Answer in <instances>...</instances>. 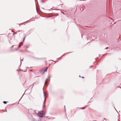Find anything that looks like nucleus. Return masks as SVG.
<instances>
[{"label":"nucleus","instance_id":"nucleus-5","mask_svg":"<svg viewBox=\"0 0 121 121\" xmlns=\"http://www.w3.org/2000/svg\"><path fill=\"white\" fill-rule=\"evenodd\" d=\"M3 103L4 104H6V101H4L3 102Z\"/></svg>","mask_w":121,"mask_h":121},{"label":"nucleus","instance_id":"nucleus-8","mask_svg":"<svg viewBox=\"0 0 121 121\" xmlns=\"http://www.w3.org/2000/svg\"><path fill=\"white\" fill-rule=\"evenodd\" d=\"M34 121H38L37 120H34Z\"/></svg>","mask_w":121,"mask_h":121},{"label":"nucleus","instance_id":"nucleus-10","mask_svg":"<svg viewBox=\"0 0 121 121\" xmlns=\"http://www.w3.org/2000/svg\"><path fill=\"white\" fill-rule=\"evenodd\" d=\"M84 108H82V109H84Z\"/></svg>","mask_w":121,"mask_h":121},{"label":"nucleus","instance_id":"nucleus-2","mask_svg":"<svg viewBox=\"0 0 121 121\" xmlns=\"http://www.w3.org/2000/svg\"><path fill=\"white\" fill-rule=\"evenodd\" d=\"M43 93H44V97H45V99H44V104L45 102V101L46 100L45 96H46V93H45V92L44 91H43Z\"/></svg>","mask_w":121,"mask_h":121},{"label":"nucleus","instance_id":"nucleus-11","mask_svg":"<svg viewBox=\"0 0 121 121\" xmlns=\"http://www.w3.org/2000/svg\"><path fill=\"white\" fill-rule=\"evenodd\" d=\"M12 32H14L13 31H12Z\"/></svg>","mask_w":121,"mask_h":121},{"label":"nucleus","instance_id":"nucleus-13","mask_svg":"<svg viewBox=\"0 0 121 121\" xmlns=\"http://www.w3.org/2000/svg\"><path fill=\"white\" fill-rule=\"evenodd\" d=\"M82 77V78H84V77Z\"/></svg>","mask_w":121,"mask_h":121},{"label":"nucleus","instance_id":"nucleus-14","mask_svg":"<svg viewBox=\"0 0 121 121\" xmlns=\"http://www.w3.org/2000/svg\"><path fill=\"white\" fill-rule=\"evenodd\" d=\"M13 46H12V48L13 47Z\"/></svg>","mask_w":121,"mask_h":121},{"label":"nucleus","instance_id":"nucleus-6","mask_svg":"<svg viewBox=\"0 0 121 121\" xmlns=\"http://www.w3.org/2000/svg\"><path fill=\"white\" fill-rule=\"evenodd\" d=\"M21 47V45L20 44H19V46H18L19 48H20Z\"/></svg>","mask_w":121,"mask_h":121},{"label":"nucleus","instance_id":"nucleus-4","mask_svg":"<svg viewBox=\"0 0 121 121\" xmlns=\"http://www.w3.org/2000/svg\"><path fill=\"white\" fill-rule=\"evenodd\" d=\"M48 68V67H47V68H46L44 70V72L47 71V70Z\"/></svg>","mask_w":121,"mask_h":121},{"label":"nucleus","instance_id":"nucleus-1","mask_svg":"<svg viewBox=\"0 0 121 121\" xmlns=\"http://www.w3.org/2000/svg\"><path fill=\"white\" fill-rule=\"evenodd\" d=\"M44 112L43 111H40L38 113V116L39 117V118H41L44 114Z\"/></svg>","mask_w":121,"mask_h":121},{"label":"nucleus","instance_id":"nucleus-9","mask_svg":"<svg viewBox=\"0 0 121 121\" xmlns=\"http://www.w3.org/2000/svg\"><path fill=\"white\" fill-rule=\"evenodd\" d=\"M43 68V69H42V70H43V69H44V68Z\"/></svg>","mask_w":121,"mask_h":121},{"label":"nucleus","instance_id":"nucleus-3","mask_svg":"<svg viewBox=\"0 0 121 121\" xmlns=\"http://www.w3.org/2000/svg\"><path fill=\"white\" fill-rule=\"evenodd\" d=\"M51 77L50 76H49L48 77V78L46 79V80L45 81V84H47L48 83L47 82V81L48 80V79L50 78Z\"/></svg>","mask_w":121,"mask_h":121},{"label":"nucleus","instance_id":"nucleus-7","mask_svg":"<svg viewBox=\"0 0 121 121\" xmlns=\"http://www.w3.org/2000/svg\"><path fill=\"white\" fill-rule=\"evenodd\" d=\"M25 37H24V38H23V41H24L25 39Z\"/></svg>","mask_w":121,"mask_h":121},{"label":"nucleus","instance_id":"nucleus-12","mask_svg":"<svg viewBox=\"0 0 121 121\" xmlns=\"http://www.w3.org/2000/svg\"><path fill=\"white\" fill-rule=\"evenodd\" d=\"M21 63L22 62H21Z\"/></svg>","mask_w":121,"mask_h":121},{"label":"nucleus","instance_id":"nucleus-15","mask_svg":"<svg viewBox=\"0 0 121 121\" xmlns=\"http://www.w3.org/2000/svg\"><path fill=\"white\" fill-rule=\"evenodd\" d=\"M22 60V61H23V59Z\"/></svg>","mask_w":121,"mask_h":121}]
</instances>
